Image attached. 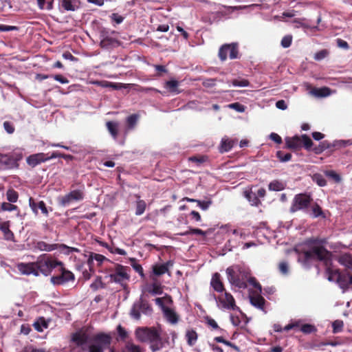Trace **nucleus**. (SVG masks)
<instances>
[{"instance_id": "59", "label": "nucleus", "mask_w": 352, "mask_h": 352, "mask_svg": "<svg viewBox=\"0 0 352 352\" xmlns=\"http://www.w3.org/2000/svg\"><path fill=\"white\" fill-rule=\"evenodd\" d=\"M292 43V35H286L281 40V45L284 48L289 47Z\"/></svg>"}, {"instance_id": "2", "label": "nucleus", "mask_w": 352, "mask_h": 352, "mask_svg": "<svg viewBox=\"0 0 352 352\" xmlns=\"http://www.w3.org/2000/svg\"><path fill=\"white\" fill-rule=\"evenodd\" d=\"M137 337L142 342H149L150 349L153 352L160 351L164 346L160 333L155 327L138 329Z\"/></svg>"}, {"instance_id": "49", "label": "nucleus", "mask_w": 352, "mask_h": 352, "mask_svg": "<svg viewBox=\"0 0 352 352\" xmlns=\"http://www.w3.org/2000/svg\"><path fill=\"white\" fill-rule=\"evenodd\" d=\"M300 138L302 145H303L307 150H309L313 145V142L311 138L306 134L302 135Z\"/></svg>"}, {"instance_id": "37", "label": "nucleus", "mask_w": 352, "mask_h": 352, "mask_svg": "<svg viewBox=\"0 0 352 352\" xmlns=\"http://www.w3.org/2000/svg\"><path fill=\"white\" fill-rule=\"evenodd\" d=\"M139 116L138 114H131L126 118V127L128 130L133 129L138 123Z\"/></svg>"}, {"instance_id": "33", "label": "nucleus", "mask_w": 352, "mask_h": 352, "mask_svg": "<svg viewBox=\"0 0 352 352\" xmlns=\"http://www.w3.org/2000/svg\"><path fill=\"white\" fill-rule=\"evenodd\" d=\"M338 284L340 288L343 289H347L349 286V273L341 272Z\"/></svg>"}, {"instance_id": "36", "label": "nucleus", "mask_w": 352, "mask_h": 352, "mask_svg": "<svg viewBox=\"0 0 352 352\" xmlns=\"http://www.w3.org/2000/svg\"><path fill=\"white\" fill-rule=\"evenodd\" d=\"M339 263L349 269L352 268V255L349 253L342 254L338 259Z\"/></svg>"}, {"instance_id": "7", "label": "nucleus", "mask_w": 352, "mask_h": 352, "mask_svg": "<svg viewBox=\"0 0 352 352\" xmlns=\"http://www.w3.org/2000/svg\"><path fill=\"white\" fill-rule=\"evenodd\" d=\"M22 159V155L16 153H0V171L10 170L19 167V162Z\"/></svg>"}, {"instance_id": "47", "label": "nucleus", "mask_w": 352, "mask_h": 352, "mask_svg": "<svg viewBox=\"0 0 352 352\" xmlns=\"http://www.w3.org/2000/svg\"><path fill=\"white\" fill-rule=\"evenodd\" d=\"M292 154L290 153H285L282 151H278L276 153V157L282 162H286L291 160Z\"/></svg>"}, {"instance_id": "64", "label": "nucleus", "mask_w": 352, "mask_h": 352, "mask_svg": "<svg viewBox=\"0 0 352 352\" xmlns=\"http://www.w3.org/2000/svg\"><path fill=\"white\" fill-rule=\"evenodd\" d=\"M3 128L6 132L9 134H12L14 132L15 128L13 124L9 121L3 122Z\"/></svg>"}, {"instance_id": "52", "label": "nucleus", "mask_w": 352, "mask_h": 352, "mask_svg": "<svg viewBox=\"0 0 352 352\" xmlns=\"http://www.w3.org/2000/svg\"><path fill=\"white\" fill-rule=\"evenodd\" d=\"M1 208L3 211H12L18 210V206L12 204L11 202H3Z\"/></svg>"}, {"instance_id": "51", "label": "nucleus", "mask_w": 352, "mask_h": 352, "mask_svg": "<svg viewBox=\"0 0 352 352\" xmlns=\"http://www.w3.org/2000/svg\"><path fill=\"white\" fill-rule=\"evenodd\" d=\"M188 234H199L203 236H205L206 235V232L199 228H190L188 230L182 234V235Z\"/></svg>"}, {"instance_id": "26", "label": "nucleus", "mask_w": 352, "mask_h": 352, "mask_svg": "<svg viewBox=\"0 0 352 352\" xmlns=\"http://www.w3.org/2000/svg\"><path fill=\"white\" fill-rule=\"evenodd\" d=\"M285 144L288 148L298 149L302 146L301 138L298 135L292 138L287 137L285 138Z\"/></svg>"}, {"instance_id": "19", "label": "nucleus", "mask_w": 352, "mask_h": 352, "mask_svg": "<svg viewBox=\"0 0 352 352\" xmlns=\"http://www.w3.org/2000/svg\"><path fill=\"white\" fill-rule=\"evenodd\" d=\"M173 261H168L167 262L162 264H156L153 266V273L154 275L160 276L166 273L170 275L169 268L173 267Z\"/></svg>"}, {"instance_id": "48", "label": "nucleus", "mask_w": 352, "mask_h": 352, "mask_svg": "<svg viewBox=\"0 0 352 352\" xmlns=\"http://www.w3.org/2000/svg\"><path fill=\"white\" fill-rule=\"evenodd\" d=\"M344 322L341 320H336L332 323L333 333H338L342 331Z\"/></svg>"}, {"instance_id": "42", "label": "nucleus", "mask_w": 352, "mask_h": 352, "mask_svg": "<svg viewBox=\"0 0 352 352\" xmlns=\"http://www.w3.org/2000/svg\"><path fill=\"white\" fill-rule=\"evenodd\" d=\"M331 146V144L327 141L321 142L318 146L314 147V151L316 154H320L324 150L329 148Z\"/></svg>"}, {"instance_id": "18", "label": "nucleus", "mask_w": 352, "mask_h": 352, "mask_svg": "<svg viewBox=\"0 0 352 352\" xmlns=\"http://www.w3.org/2000/svg\"><path fill=\"white\" fill-rule=\"evenodd\" d=\"M88 334L82 330L74 332L71 335V342L75 343L77 346H82L88 342Z\"/></svg>"}, {"instance_id": "38", "label": "nucleus", "mask_w": 352, "mask_h": 352, "mask_svg": "<svg viewBox=\"0 0 352 352\" xmlns=\"http://www.w3.org/2000/svg\"><path fill=\"white\" fill-rule=\"evenodd\" d=\"M285 188V184L278 180H273L268 185L269 190L272 191H280L284 190Z\"/></svg>"}, {"instance_id": "30", "label": "nucleus", "mask_w": 352, "mask_h": 352, "mask_svg": "<svg viewBox=\"0 0 352 352\" xmlns=\"http://www.w3.org/2000/svg\"><path fill=\"white\" fill-rule=\"evenodd\" d=\"M243 195L252 206H258L261 204L257 195L252 192L251 190H245Z\"/></svg>"}, {"instance_id": "28", "label": "nucleus", "mask_w": 352, "mask_h": 352, "mask_svg": "<svg viewBox=\"0 0 352 352\" xmlns=\"http://www.w3.org/2000/svg\"><path fill=\"white\" fill-rule=\"evenodd\" d=\"M250 302L258 309L264 310L265 300L258 292L250 296Z\"/></svg>"}, {"instance_id": "4", "label": "nucleus", "mask_w": 352, "mask_h": 352, "mask_svg": "<svg viewBox=\"0 0 352 352\" xmlns=\"http://www.w3.org/2000/svg\"><path fill=\"white\" fill-rule=\"evenodd\" d=\"M100 46L102 49L111 50L122 45L118 38L119 33L115 30H110L107 28H102L100 32Z\"/></svg>"}, {"instance_id": "41", "label": "nucleus", "mask_w": 352, "mask_h": 352, "mask_svg": "<svg viewBox=\"0 0 352 352\" xmlns=\"http://www.w3.org/2000/svg\"><path fill=\"white\" fill-rule=\"evenodd\" d=\"M122 352H142L140 347L138 345L135 344L131 341H127L125 343L124 348Z\"/></svg>"}, {"instance_id": "50", "label": "nucleus", "mask_w": 352, "mask_h": 352, "mask_svg": "<svg viewBox=\"0 0 352 352\" xmlns=\"http://www.w3.org/2000/svg\"><path fill=\"white\" fill-rule=\"evenodd\" d=\"M90 287L94 291L98 290L99 288L104 287V285L102 281V278L100 276H98L94 282L91 284Z\"/></svg>"}, {"instance_id": "8", "label": "nucleus", "mask_w": 352, "mask_h": 352, "mask_svg": "<svg viewBox=\"0 0 352 352\" xmlns=\"http://www.w3.org/2000/svg\"><path fill=\"white\" fill-rule=\"evenodd\" d=\"M57 269L59 274L50 278V282L54 285H62L75 280L74 273L67 270L63 263L62 265H58Z\"/></svg>"}, {"instance_id": "40", "label": "nucleus", "mask_w": 352, "mask_h": 352, "mask_svg": "<svg viewBox=\"0 0 352 352\" xmlns=\"http://www.w3.org/2000/svg\"><path fill=\"white\" fill-rule=\"evenodd\" d=\"M146 208V204L144 200L138 199L135 204V214L137 216L142 215Z\"/></svg>"}, {"instance_id": "44", "label": "nucleus", "mask_w": 352, "mask_h": 352, "mask_svg": "<svg viewBox=\"0 0 352 352\" xmlns=\"http://www.w3.org/2000/svg\"><path fill=\"white\" fill-rule=\"evenodd\" d=\"M312 180L316 183L319 186H325L327 181L324 177L320 173H315L312 176Z\"/></svg>"}, {"instance_id": "5", "label": "nucleus", "mask_w": 352, "mask_h": 352, "mask_svg": "<svg viewBox=\"0 0 352 352\" xmlns=\"http://www.w3.org/2000/svg\"><path fill=\"white\" fill-rule=\"evenodd\" d=\"M130 268L118 263H113V266L107 267L105 272L109 273L111 282H114L123 285L124 283L129 280L130 276L128 271Z\"/></svg>"}, {"instance_id": "29", "label": "nucleus", "mask_w": 352, "mask_h": 352, "mask_svg": "<svg viewBox=\"0 0 352 352\" xmlns=\"http://www.w3.org/2000/svg\"><path fill=\"white\" fill-rule=\"evenodd\" d=\"M50 320H45L44 317L38 318L33 323L34 328L38 332H43L44 329H47Z\"/></svg>"}, {"instance_id": "22", "label": "nucleus", "mask_w": 352, "mask_h": 352, "mask_svg": "<svg viewBox=\"0 0 352 352\" xmlns=\"http://www.w3.org/2000/svg\"><path fill=\"white\" fill-rule=\"evenodd\" d=\"M307 89H310L309 94L318 98L329 96L331 94V89L327 87L321 88H311L310 85H307Z\"/></svg>"}, {"instance_id": "14", "label": "nucleus", "mask_w": 352, "mask_h": 352, "mask_svg": "<svg viewBox=\"0 0 352 352\" xmlns=\"http://www.w3.org/2000/svg\"><path fill=\"white\" fill-rule=\"evenodd\" d=\"M37 265L35 262L30 263H19L17 264V270L21 274L29 276L32 274L35 276H38Z\"/></svg>"}, {"instance_id": "35", "label": "nucleus", "mask_w": 352, "mask_h": 352, "mask_svg": "<svg viewBox=\"0 0 352 352\" xmlns=\"http://www.w3.org/2000/svg\"><path fill=\"white\" fill-rule=\"evenodd\" d=\"M107 128L113 139H117L118 135V123L113 121H108L106 123Z\"/></svg>"}, {"instance_id": "23", "label": "nucleus", "mask_w": 352, "mask_h": 352, "mask_svg": "<svg viewBox=\"0 0 352 352\" xmlns=\"http://www.w3.org/2000/svg\"><path fill=\"white\" fill-rule=\"evenodd\" d=\"M237 140L230 139L228 137L223 138L221 141L219 151L221 153L228 152L233 148Z\"/></svg>"}, {"instance_id": "11", "label": "nucleus", "mask_w": 352, "mask_h": 352, "mask_svg": "<svg viewBox=\"0 0 352 352\" xmlns=\"http://www.w3.org/2000/svg\"><path fill=\"white\" fill-rule=\"evenodd\" d=\"M152 311L153 309L148 302L141 296L139 300L133 304L131 310V316L133 318L139 320L141 317V312L144 314L149 315L151 314Z\"/></svg>"}, {"instance_id": "25", "label": "nucleus", "mask_w": 352, "mask_h": 352, "mask_svg": "<svg viewBox=\"0 0 352 352\" xmlns=\"http://www.w3.org/2000/svg\"><path fill=\"white\" fill-rule=\"evenodd\" d=\"M210 285L214 289V290H215L217 292H222L225 289L224 285L221 280V275L217 272L213 274L211 279Z\"/></svg>"}, {"instance_id": "21", "label": "nucleus", "mask_w": 352, "mask_h": 352, "mask_svg": "<svg viewBox=\"0 0 352 352\" xmlns=\"http://www.w3.org/2000/svg\"><path fill=\"white\" fill-rule=\"evenodd\" d=\"M34 244V248L39 251L52 252L60 249V244L48 243L43 241H36Z\"/></svg>"}, {"instance_id": "57", "label": "nucleus", "mask_w": 352, "mask_h": 352, "mask_svg": "<svg viewBox=\"0 0 352 352\" xmlns=\"http://www.w3.org/2000/svg\"><path fill=\"white\" fill-rule=\"evenodd\" d=\"M329 52L327 50H322L316 52L314 55V59L316 60H321L329 55Z\"/></svg>"}, {"instance_id": "34", "label": "nucleus", "mask_w": 352, "mask_h": 352, "mask_svg": "<svg viewBox=\"0 0 352 352\" xmlns=\"http://www.w3.org/2000/svg\"><path fill=\"white\" fill-rule=\"evenodd\" d=\"M186 338L187 344L190 346H192L195 344L198 339V334L194 329L188 330L186 333Z\"/></svg>"}, {"instance_id": "58", "label": "nucleus", "mask_w": 352, "mask_h": 352, "mask_svg": "<svg viewBox=\"0 0 352 352\" xmlns=\"http://www.w3.org/2000/svg\"><path fill=\"white\" fill-rule=\"evenodd\" d=\"M117 331L121 340L124 341L128 338V333L120 324L118 326Z\"/></svg>"}, {"instance_id": "15", "label": "nucleus", "mask_w": 352, "mask_h": 352, "mask_svg": "<svg viewBox=\"0 0 352 352\" xmlns=\"http://www.w3.org/2000/svg\"><path fill=\"white\" fill-rule=\"evenodd\" d=\"M219 301L224 309L240 311L239 307L235 303L234 297L228 292H226L224 294L219 296Z\"/></svg>"}, {"instance_id": "9", "label": "nucleus", "mask_w": 352, "mask_h": 352, "mask_svg": "<svg viewBox=\"0 0 352 352\" xmlns=\"http://www.w3.org/2000/svg\"><path fill=\"white\" fill-rule=\"evenodd\" d=\"M93 340L96 344L89 346V352H104L103 347L111 344V336L105 333H99L94 336Z\"/></svg>"}, {"instance_id": "31", "label": "nucleus", "mask_w": 352, "mask_h": 352, "mask_svg": "<svg viewBox=\"0 0 352 352\" xmlns=\"http://www.w3.org/2000/svg\"><path fill=\"white\" fill-rule=\"evenodd\" d=\"M340 273L341 272L338 269H333L331 267L326 269L327 279L331 282H336L338 283Z\"/></svg>"}, {"instance_id": "45", "label": "nucleus", "mask_w": 352, "mask_h": 352, "mask_svg": "<svg viewBox=\"0 0 352 352\" xmlns=\"http://www.w3.org/2000/svg\"><path fill=\"white\" fill-rule=\"evenodd\" d=\"M312 216L314 218L322 217L323 218L325 217L324 212L321 208V207L317 204L315 203L312 206Z\"/></svg>"}, {"instance_id": "53", "label": "nucleus", "mask_w": 352, "mask_h": 352, "mask_svg": "<svg viewBox=\"0 0 352 352\" xmlns=\"http://www.w3.org/2000/svg\"><path fill=\"white\" fill-rule=\"evenodd\" d=\"M61 6L67 11H74L76 10L72 0H62Z\"/></svg>"}, {"instance_id": "12", "label": "nucleus", "mask_w": 352, "mask_h": 352, "mask_svg": "<svg viewBox=\"0 0 352 352\" xmlns=\"http://www.w3.org/2000/svg\"><path fill=\"white\" fill-rule=\"evenodd\" d=\"M242 272L243 271L239 266H231L226 270L228 279L230 284L239 288L244 289L247 287V285L243 278L240 277Z\"/></svg>"}, {"instance_id": "46", "label": "nucleus", "mask_w": 352, "mask_h": 352, "mask_svg": "<svg viewBox=\"0 0 352 352\" xmlns=\"http://www.w3.org/2000/svg\"><path fill=\"white\" fill-rule=\"evenodd\" d=\"M324 173V175L327 177L332 179L335 182H336V183L340 182L341 177L336 171L332 170H325Z\"/></svg>"}, {"instance_id": "55", "label": "nucleus", "mask_w": 352, "mask_h": 352, "mask_svg": "<svg viewBox=\"0 0 352 352\" xmlns=\"http://www.w3.org/2000/svg\"><path fill=\"white\" fill-rule=\"evenodd\" d=\"M248 283L252 285L258 293H261L262 291V287L261 284L257 281L255 277H250L248 278Z\"/></svg>"}, {"instance_id": "43", "label": "nucleus", "mask_w": 352, "mask_h": 352, "mask_svg": "<svg viewBox=\"0 0 352 352\" xmlns=\"http://www.w3.org/2000/svg\"><path fill=\"white\" fill-rule=\"evenodd\" d=\"M6 197L9 202L15 203L18 200L19 194L13 188H10L6 192Z\"/></svg>"}, {"instance_id": "56", "label": "nucleus", "mask_w": 352, "mask_h": 352, "mask_svg": "<svg viewBox=\"0 0 352 352\" xmlns=\"http://www.w3.org/2000/svg\"><path fill=\"white\" fill-rule=\"evenodd\" d=\"M232 84L235 87H244L249 85V81L246 79H234Z\"/></svg>"}, {"instance_id": "39", "label": "nucleus", "mask_w": 352, "mask_h": 352, "mask_svg": "<svg viewBox=\"0 0 352 352\" xmlns=\"http://www.w3.org/2000/svg\"><path fill=\"white\" fill-rule=\"evenodd\" d=\"M148 292L152 295H160L163 293V288L160 283L154 282L151 284V288L148 289Z\"/></svg>"}, {"instance_id": "13", "label": "nucleus", "mask_w": 352, "mask_h": 352, "mask_svg": "<svg viewBox=\"0 0 352 352\" xmlns=\"http://www.w3.org/2000/svg\"><path fill=\"white\" fill-rule=\"evenodd\" d=\"M236 59L239 58V45L237 43L224 44L219 48L218 56L221 61H225L228 58Z\"/></svg>"}, {"instance_id": "63", "label": "nucleus", "mask_w": 352, "mask_h": 352, "mask_svg": "<svg viewBox=\"0 0 352 352\" xmlns=\"http://www.w3.org/2000/svg\"><path fill=\"white\" fill-rule=\"evenodd\" d=\"M132 261L133 263L131 264V265H132L133 268L134 269V270L136 272H138L141 276V277H144V270H143V268L141 266V265L135 263V259H132Z\"/></svg>"}, {"instance_id": "20", "label": "nucleus", "mask_w": 352, "mask_h": 352, "mask_svg": "<svg viewBox=\"0 0 352 352\" xmlns=\"http://www.w3.org/2000/svg\"><path fill=\"white\" fill-rule=\"evenodd\" d=\"M94 260L96 261L98 263V265H100L103 261H109L108 258H107L104 256L96 254L94 252H90L89 258L87 260V265H89V270L91 272H94Z\"/></svg>"}, {"instance_id": "62", "label": "nucleus", "mask_w": 352, "mask_h": 352, "mask_svg": "<svg viewBox=\"0 0 352 352\" xmlns=\"http://www.w3.org/2000/svg\"><path fill=\"white\" fill-rule=\"evenodd\" d=\"M230 109H234L237 112H243L245 111V106L239 102H234L229 104Z\"/></svg>"}, {"instance_id": "6", "label": "nucleus", "mask_w": 352, "mask_h": 352, "mask_svg": "<svg viewBox=\"0 0 352 352\" xmlns=\"http://www.w3.org/2000/svg\"><path fill=\"white\" fill-rule=\"evenodd\" d=\"M78 184H74L71 186V188H74ZM80 188L71 190L69 193L61 197L58 199L59 204L62 206H66L72 201H80L84 199L85 194V186L84 184H79Z\"/></svg>"}, {"instance_id": "17", "label": "nucleus", "mask_w": 352, "mask_h": 352, "mask_svg": "<svg viewBox=\"0 0 352 352\" xmlns=\"http://www.w3.org/2000/svg\"><path fill=\"white\" fill-rule=\"evenodd\" d=\"M50 160L52 159L50 158V155L48 156V154H45L44 153H38L31 155L29 157H28L26 159V162L29 166L32 167H35L39 164L45 162Z\"/></svg>"}, {"instance_id": "3", "label": "nucleus", "mask_w": 352, "mask_h": 352, "mask_svg": "<svg viewBox=\"0 0 352 352\" xmlns=\"http://www.w3.org/2000/svg\"><path fill=\"white\" fill-rule=\"evenodd\" d=\"M36 264L38 276L42 274L49 276L54 269L58 268V265H63V262L51 254H43L38 256Z\"/></svg>"}, {"instance_id": "54", "label": "nucleus", "mask_w": 352, "mask_h": 352, "mask_svg": "<svg viewBox=\"0 0 352 352\" xmlns=\"http://www.w3.org/2000/svg\"><path fill=\"white\" fill-rule=\"evenodd\" d=\"M197 206L203 210H206L212 205V201L210 199L206 201H197Z\"/></svg>"}, {"instance_id": "32", "label": "nucleus", "mask_w": 352, "mask_h": 352, "mask_svg": "<svg viewBox=\"0 0 352 352\" xmlns=\"http://www.w3.org/2000/svg\"><path fill=\"white\" fill-rule=\"evenodd\" d=\"M179 82L176 80H168L165 82L164 87L170 93L178 94L181 91L178 89Z\"/></svg>"}, {"instance_id": "61", "label": "nucleus", "mask_w": 352, "mask_h": 352, "mask_svg": "<svg viewBox=\"0 0 352 352\" xmlns=\"http://www.w3.org/2000/svg\"><path fill=\"white\" fill-rule=\"evenodd\" d=\"M56 157H61L65 160H72L73 158V156L71 155L60 153H58V152H53L50 155L51 159H54Z\"/></svg>"}, {"instance_id": "16", "label": "nucleus", "mask_w": 352, "mask_h": 352, "mask_svg": "<svg viewBox=\"0 0 352 352\" xmlns=\"http://www.w3.org/2000/svg\"><path fill=\"white\" fill-rule=\"evenodd\" d=\"M296 327H300V331L305 334H310L317 331L316 327L311 324H300V321L298 320L294 322L288 324L284 327L285 331H289Z\"/></svg>"}, {"instance_id": "24", "label": "nucleus", "mask_w": 352, "mask_h": 352, "mask_svg": "<svg viewBox=\"0 0 352 352\" xmlns=\"http://www.w3.org/2000/svg\"><path fill=\"white\" fill-rule=\"evenodd\" d=\"M10 223L9 221L0 223V230L3 234V238L7 241H14V233L10 229Z\"/></svg>"}, {"instance_id": "10", "label": "nucleus", "mask_w": 352, "mask_h": 352, "mask_svg": "<svg viewBox=\"0 0 352 352\" xmlns=\"http://www.w3.org/2000/svg\"><path fill=\"white\" fill-rule=\"evenodd\" d=\"M312 200L313 199L311 196L306 193H299L296 195L289 208L290 212L294 213L299 210H305L308 209Z\"/></svg>"}, {"instance_id": "27", "label": "nucleus", "mask_w": 352, "mask_h": 352, "mask_svg": "<svg viewBox=\"0 0 352 352\" xmlns=\"http://www.w3.org/2000/svg\"><path fill=\"white\" fill-rule=\"evenodd\" d=\"M163 314L168 322L171 324H176L178 322L179 317L178 314L171 308L164 307Z\"/></svg>"}, {"instance_id": "60", "label": "nucleus", "mask_w": 352, "mask_h": 352, "mask_svg": "<svg viewBox=\"0 0 352 352\" xmlns=\"http://www.w3.org/2000/svg\"><path fill=\"white\" fill-rule=\"evenodd\" d=\"M278 270L282 274L287 275L289 272L288 263L286 261H281L278 264Z\"/></svg>"}, {"instance_id": "1", "label": "nucleus", "mask_w": 352, "mask_h": 352, "mask_svg": "<svg viewBox=\"0 0 352 352\" xmlns=\"http://www.w3.org/2000/svg\"><path fill=\"white\" fill-rule=\"evenodd\" d=\"M327 243L326 238L310 237L307 239L305 245L307 246L309 250L302 251V258L305 262L315 259L320 261H327L331 253L324 247Z\"/></svg>"}]
</instances>
